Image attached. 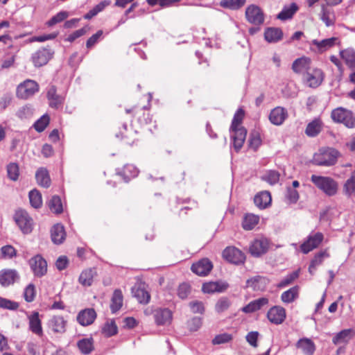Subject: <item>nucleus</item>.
<instances>
[{
  "label": "nucleus",
  "instance_id": "nucleus-1",
  "mask_svg": "<svg viewBox=\"0 0 355 355\" xmlns=\"http://www.w3.org/2000/svg\"><path fill=\"white\" fill-rule=\"evenodd\" d=\"M340 155L335 148H322L314 155L313 162L317 166H331L336 164Z\"/></svg>",
  "mask_w": 355,
  "mask_h": 355
},
{
  "label": "nucleus",
  "instance_id": "nucleus-2",
  "mask_svg": "<svg viewBox=\"0 0 355 355\" xmlns=\"http://www.w3.org/2000/svg\"><path fill=\"white\" fill-rule=\"evenodd\" d=\"M311 181L328 196H334L338 192V182L331 177L312 175Z\"/></svg>",
  "mask_w": 355,
  "mask_h": 355
},
{
  "label": "nucleus",
  "instance_id": "nucleus-3",
  "mask_svg": "<svg viewBox=\"0 0 355 355\" xmlns=\"http://www.w3.org/2000/svg\"><path fill=\"white\" fill-rule=\"evenodd\" d=\"M331 116L334 121L343 123L348 128L355 127V116L350 110L337 107L331 112Z\"/></svg>",
  "mask_w": 355,
  "mask_h": 355
},
{
  "label": "nucleus",
  "instance_id": "nucleus-4",
  "mask_svg": "<svg viewBox=\"0 0 355 355\" xmlns=\"http://www.w3.org/2000/svg\"><path fill=\"white\" fill-rule=\"evenodd\" d=\"M14 219L23 234H28L32 232L33 220L25 210L19 209L17 211Z\"/></svg>",
  "mask_w": 355,
  "mask_h": 355
},
{
  "label": "nucleus",
  "instance_id": "nucleus-5",
  "mask_svg": "<svg viewBox=\"0 0 355 355\" xmlns=\"http://www.w3.org/2000/svg\"><path fill=\"white\" fill-rule=\"evenodd\" d=\"M38 89V84L34 80L28 79L18 85L17 96L19 98L27 99L36 93Z\"/></svg>",
  "mask_w": 355,
  "mask_h": 355
},
{
  "label": "nucleus",
  "instance_id": "nucleus-6",
  "mask_svg": "<svg viewBox=\"0 0 355 355\" xmlns=\"http://www.w3.org/2000/svg\"><path fill=\"white\" fill-rule=\"evenodd\" d=\"M30 268L37 277H42L47 272V262L40 254H36L28 261Z\"/></svg>",
  "mask_w": 355,
  "mask_h": 355
},
{
  "label": "nucleus",
  "instance_id": "nucleus-7",
  "mask_svg": "<svg viewBox=\"0 0 355 355\" xmlns=\"http://www.w3.org/2000/svg\"><path fill=\"white\" fill-rule=\"evenodd\" d=\"M270 245L268 239L263 236L256 238L250 246V252L254 257H260L266 254Z\"/></svg>",
  "mask_w": 355,
  "mask_h": 355
},
{
  "label": "nucleus",
  "instance_id": "nucleus-8",
  "mask_svg": "<svg viewBox=\"0 0 355 355\" xmlns=\"http://www.w3.org/2000/svg\"><path fill=\"white\" fill-rule=\"evenodd\" d=\"M245 18L247 21L254 25H261L264 22V14L261 8L257 5L251 4L246 8Z\"/></svg>",
  "mask_w": 355,
  "mask_h": 355
},
{
  "label": "nucleus",
  "instance_id": "nucleus-9",
  "mask_svg": "<svg viewBox=\"0 0 355 355\" xmlns=\"http://www.w3.org/2000/svg\"><path fill=\"white\" fill-rule=\"evenodd\" d=\"M53 53V51L49 48H41L32 54L31 60L35 67H40L47 64Z\"/></svg>",
  "mask_w": 355,
  "mask_h": 355
},
{
  "label": "nucleus",
  "instance_id": "nucleus-10",
  "mask_svg": "<svg viewBox=\"0 0 355 355\" xmlns=\"http://www.w3.org/2000/svg\"><path fill=\"white\" fill-rule=\"evenodd\" d=\"M324 73L320 69L311 68L304 75V79L309 87L315 88L321 85L324 80Z\"/></svg>",
  "mask_w": 355,
  "mask_h": 355
},
{
  "label": "nucleus",
  "instance_id": "nucleus-11",
  "mask_svg": "<svg viewBox=\"0 0 355 355\" xmlns=\"http://www.w3.org/2000/svg\"><path fill=\"white\" fill-rule=\"evenodd\" d=\"M223 256L227 261L234 264H240L244 262L245 254L235 247H227L223 252Z\"/></svg>",
  "mask_w": 355,
  "mask_h": 355
},
{
  "label": "nucleus",
  "instance_id": "nucleus-12",
  "mask_svg": "<svg viewBox=\"0 0 355 355\" xmlns=\"http://www.w3.org/2000/svg\"><path fill=\"white\" fill-rule=\"evenodd\" d=\"M322 240L323 234L322 233L317 232L314 234H311L308 237L307 240L300 245V249L304 254H307L318 248Z\"/></svg>",
  "mask_w": 355,
  "mask_h": 355
},
{
  "label": "nucleus",
  "instance_id": "nucleus-13",
  "mask_svg": "<svg viewBox=\"0 0 355 355\" xmlns=\"http://www.w3.org/2000/svg\"><path fill=\"white\" fill-rule=\"evenodd\" d=\"M338 37H332L322 40H313L311 41V45L315 47V51L319 53H322L336 44H339Z\"/></svg>",
  "mask_w": 355,
  "mask_h": 355
},
{
  "label": "nucleus",
  "instance_id": "nucleus-14",
  "mask_svg": "<svg viewBox=\"0 0 355 355\" xmlns=\"http://www.w3.org/2000/svg\"><path fill=\"white\" fill-rule=\"evenodd\" d=\"M286 310L279 306H275L269 309L267 318L269 321L275 324H282L286 318Z\"/></svg>",
  "mask_w": 355,
  "mask_h": 355
},
{
  "label": "nucleus",
  "instance_id": "nucleus-15",
  "mask_svg": "<svg viewBox=\"0 0 355 355\" xmlns=\"http://www.w3.org/2000/svg\"><path fill=\"white\" fill-rule=\"evenodd\" d=\"M133 296L141 304H148L150 300V295L146 289L144 283H139L132 288Z\"/></svg>",
  "mask_w": 355,
  "mask_h": 355
},
{
  "label": "nucleus",
  "instance_id": "nucleus-16",
  "mask_svg": "<svg viewBox=\"0 0 355 355\" xmlns=\"http://www.w3.org/2000/svg\"><path fill=\"white\" fill-rule=\"evenodd\" d=\"M19 279V273L15 269H3L0 270V284L3 287L13 284Z\"/></svg>",
  "mask_w": 355,
  "mask_h": 355
},
{
  "label": "nucleus",
  "instance_id": "nucleus-17",
  "mask_svg": "<svg viewBox=\"0 0 355 355\" xmlns=\"http://www.w3.org/2000/svg\"><path fill=\"white\" fill-rule=\"evenodd\" d=\"M213 268L211 262L208 259H202L191 266V270L198 275L206 276Z\"/></svg>",
  "mask_w": 355,
  "mask_h": 355
},
{
  "label": "nucleus",
  "instance_id": "nucleus-18",
  "mask_svg": "<svg viewBox=\"0 0 355 355\" xmlns=\"http://www.w3.org/2000/svg\"><path fill=\"white\" fill-rule=\"evenodd\" d=\"M231 131L233 132L232 135L234 148L236 151H239L243 146V143L245 140L247 131L243 127L231 128Z\"/></svg>",
  "mask_w": 355,
  "mask_h": 355
},
{
  "label": "nucleus",
  "instance_id": "nucleus-19",
  "mask_svg": "<svg viewBox=\"0 0 355 355\" xmlns=\"http://www.w3.org/2000/svg\"><path fill=\"white\" fill-rule=\"evenodd\" d=\"M96 318V313L93 309H85L80 311L77 315V321L82 326L92 324Z\"/></svg>",
  "mask_w": 355,
  "mask_h": 355
},
{
  "label": "nucleus",
  "instance_id": "nucleus-20",
  "mask_svg": "<svg viewBox=\"0 0 355 355\" xmlns=\"http://www.w3.org/2000/svg\"><path fill=\"white\" fill-rule=\"evenodd\" d=\"M67 320L62 316L54 315L49 321V327L56 334H63L66 331Z\"/></svg>",
  "mask_w": 355,
  "mask_h": 355
},
{
  "label": "nucleus",
  "instance_id": "nucleus-21",
  "mask_svg": "<svg viewBox=\"0 0 355 355\" xmlns=\"http://www.w3.org/2000/svg\"><path fill=\"white\" fill-rule=\"evenodd\" d=\"M154 318L157 325H165L171 323L172 312L168 309H157L154 311Z\"/></svg>",
  "mask_w": 355,
  "mask_h": 355
},
{
  "label": "nucleus",
  "instance_id": "nucleus-22",
  "mask_svg": "<svg viewBox=\"0 0 355 355\" xmlns=\"http://www.w3.org/2000/svg\"><path fill=\"white\" fill-rule=\"evenodd\" d=\"M287 116L288 113L286 109L282 107H277L271 110L269 120L272 124L279 125L283 123Z\"/></svg>",
  "mask_w": 355,
  "mask_h": 355
},
{
  "label": "nucleus",
  "instance_id": "nucleus-23",
  "mask_svg": "<svg viewBox=\"0 0 355 355\" xmlns=\"http://www.w3.org/2000/svg\"><path fill=\"white\" fill-rule=\"evenodd\" d=\"M311 60L309 58L302 57L296 59L293 64L292 69L297 73H306L311 69Z\"/></svg>",
  "mask_w": 355,
  "mask_h": 355
},
{
  "label": "nucleus",
  "instance_id": "nucleus-24",
  "mask_svg": "<svg viewBox=\"0 0 355 355\" xmlns=\"http://www.w3.org/2000/svg\"><path fill=\"white\" fill-rule=\"evenodd\" d=\"M46 96L49 102V105L53 108H58L62 104L64 101L62 96L57 94L56 87L54 85L49 87Z\"/></svg>",
  "mask_w": 355,
  "mask_h": 355
},
{
  "label": "nucleus",
  "instance_id": "nucleus-25",
  "mask_svg": "<svg viewBox=\"0 0 355 355\" xmlns=\"http://www.w3.org/2000/svg\"><path fill=\"white\" fill-rule=\"evenodd\" d=\"M123 304V295L120 289L114 291L110 302V310L112 313H116L121 309Z\"/></svg>",
  "mask_w": 355,
  "mask_h": 355
},
{
  "label": "nucleus",
  "instance_id": "nucleus-26",
  "mask_svg": "<svg viewBox=\"0 0 355 355\" xmlns=\"http://www.w3.org/2000/svg\"><path fill=\"white\" fill-rule=\"evenodd\" d=\"M268 304V299L261 297L250 302L248 304L242 308V311L246 313H253L261 309L263 306Z\"/></svg>",
  "mask_w": 355,
  "mask_h": 355
},
{
  "label": "nucleus",
  "instance_id": "nucleus-27",
  "mask_svg": "<svg viewBox=\"0 0 355 355\" xmlns=\"http://www.w3.org/2000/svg\"><path fill=\"white\" fill-rule=\"evenodd\" d=\"M51 236L52 241L55 244L62 243L64 241L66 236L63 225L60 224L53 225L51 230Z\"/></svg>",
  "mask_w": 355,
  "mask_h": 355
},
{
  "label": "nucleus",
  "instance_id": "nucleus-28",
  "mask_svg": "<svg viewBox=\"0 0 355 355\" xmlns=\"http://www.w3.org/2000/svg\"><path fill=\"white\" fill-rule=\"evenodd\" d=\"M296 347L300 349L306 355H313L315 350L314 343L307 338L300 339L296 343Z\"/></svg>",
  "mask_w": 355,
  "mask_h": 355
},
{
  "label": "nucleus",
  "instance_id": "nucleus-29",
  "mask_svg": "<svg viewBox=\"0 0 355 355\" xmlns=\"http://www.w3.org/2000/svg\"><path fill=\"white\" fill-rule=\"evenodd\" d=\"M255 205L259 209H265L271 202V196L268 191H264L257 193L254 198Z\"/></svg>",
  "mask_w": 355,
  "mask_h": 355
},
{
  "label": "nucleus",
  "instance_id": "nucleus-30",
  "mask_svg": "<svg viewBox=\"0 0 355 355\" xmlns=\"http://www.w3.org/2000/svg\"><path fill=\"white\" fill-rule=\"evenodd\" d=\"M282 37L283 33L279 28H268L264 32V38L270 43L277 42L282 40Z\"/></svg>",
  "mask_w": 355,
  "mask_h": 355
},
{
  "label": "nucleus",
  "instance_id": "nucleus-31",
  "mask_svg": "<svg viewBox=\"0 0 355 355\" xmlns=\"http://www.w3.org/2000/svg\"><path fill=\"white\" fill-rule=\"evenodd\" d=\"M340 55L346 65L352 70H355V51L348 48L340 51Z\"/></svg>",
  "mask_w": 355,
  "mask_h": 355
},
{
  "label": "nucleus",
  "instance_id": "nucleus-32",
  "mask_svg": "<svg viewBox=\"0 0 355 355\" xmlns=\"http://www.w3.org/2000/svg\"><path fill=\"white\" fill-rule=\"evenodd\" d=\"M29 328L31 331L38 336L42 335V328L41 324V320L39 318V313L34 312L31 315L29 316Z\"/></svg>",
  "mask_w": 355,
  "mask_h": 355
},
{
  "label": "nucleus",
  "instance_id": "nucleus-33",
  "mask_svg": "<svg viewBox=\"0 0 355 355\" xmlns=\"http://www.w3.org/2000/svg\"><path fill=\"white\" fill-rule=\"evenodd\" d=\"M228 285L225 283L210 282L202 285V290L205 293L223 292L227 289Z\"/></svg>",
  "mask_w": 355,
  "mask_h": 355
},
{
  "label": "nucleus",
  "instance_id": "nucleus-34",
  "mask_svg": "<svg viewBox=\"0 0 355 355\" xmlns=\"http://www.w3.org/2000/svg\"><path fill=\"white\" fill-rule=\"evenodd\" d=\"M37 182L41 187L48 188L51 185V179L48 171L44 168H39L35 174Z\"/></svg>",
  "mask_w": 355,
  "mask_h": 355
},
{
  "label": "nucleus",
  "instance_id": "nucleus-35",
  "mask_svg": "<svg viewBox=\"0 0 355 355\" xmlns=\"http://www.w3.org/2000/svg\"><path fill=\"white\" fill-rule=\"evenodd\" d=\"M322 123L319 119H315L308 123L305 133L307 136L314 137L317 136L322 130Z\"/></svg>",
  "mask_w": 355,
  "mask_h": 355
},
{
  "label": "nucleus",
  "instance_id": "nucleus-36",
  "mask_svg": "<svg viewBox=\"0 0 355 355\" xmlns=\"http://www.w3.org/2000/svg\"><path fill=\"white\" fill-rule=\"evenodd\" d=\"M297 10V5L295 3H292L289 6L283 8L282 10L278 14L277 18L283 21L291 19Z\"/></svg>",
  "mask_w": 355,
  "mask_h": 355
},
{
  "label": "nucleus",
  "instance_id": "nucleus-37",
  "mask_svg": "<svg viewBox=\"0 0 355 355\" xmlns=\"http://www.w3.org/2000/svg\"><path fill=\"white\" fill-rule=\"evenodd\" d=\"M267 284V279L262 277H255L247 280V287L252 288L254 291H263Z\"/></svg>",
  "mask_w": 355,
  "mask_h": 355
},
{
  "label": "nucleus",
  "instance_id": "nucleus-38",
  "mask_svg": "<svg viewBox=\"0 0 355 355\" xmlns=\"http://www.w3.org/2000/svg\"><path fill=\"white\" fill-rule=\"evenodd\" d=\"M259 216L253 214H247L244 216L242 227L245 230H252L259 223Z\"/></svg>",
  "mask_w": 355,
  "mask_h": 355
},
{
  "label": "nucleus",
  "instance_id": "nucleus-39",
  "mask_svg": "<svg viewBox=\"0 0 355 355\" xmlns=\"http://www.w3.org/2000/svg\"><path fill=\"white\" fill-rule=\"evenodd\" d=\"M320 18L327 26H331L335 24L336 17L334 11L324 6L322 7Z\"/></svg>",
  "mask_w": 355,
  "mask_h": 355
},
{
  "label": "nucleus",
  "instance_id": "nucleus-40",
  "mask_svg": "<svg viewBox=\"0 0 355 355\" xmlns=\"http://www.w3.org/2000/svg\"><path fill=\"white\" fill-rule=\"evenodd\" d=\"M96 271L94 269H87L83 270L79 276V283L84 286L92 285Z\"/></svg>",
  "mask_w": 355,
  "mask_h": 355
},
{
  "label": "nucleus",
  "instance_id": "nucleus-41",
  "mask_svg": "<svg viewBox=\"0 0 355 355\" xmlns=\"http://www.w3.org/2000/svg\"><path fill=\"white\" fill-rule=\"evenodd\" d=\"M328 257L329 254L325 250L317 253L310 263L309 267V273L313 275L316 267L322 263L324 258Z\"/></svg>",
  "mask_w": 355,
  "mask_h": 355
},
{
  "label": "nucleus",
  "instance_id": "nucleus-42",
  "mask_svg": "<svg viewBox=\"0 0 355 355\" xmlns=\"http://www.w3.org/2000/svg\"><path fill=\"white\" fill-rule=\"evenodd\" d=\"M245 3L246 0H222L220 6L224 8L236 10L242 8Z\"/></svg>",
  "mask_w": 355,
  "mask_h": 355
},
{
  "label": "nucleus",
  "instance_id": "nucleus-43",
  "mask_svg": "<svg viewBox=\"0 0 355 355\" xmlns=\"http://www.w3.org/2000/svg\"><path fill=\"white\" fill-rule=\"evenodd\" d=\"M298 291V286L292 287L282 294L281 299L285 303H291L297 297Z\"/></svg>",
  "mask_w": 355,
  "mask_h": 355
},
{
  "label": "nucleus",
  "instance_id": "nucleus-44",
  "mask_svg": "<svg viewBox=\"0 0 355 355\" xmlns=\"http://www.w3.org/2000/svg\"><path fill=\"white\" fill-rule=\"evenodd\" d=\"M49 207L55 214L62 213L63 209L60 198L58 196H53L49 202Z\"/></svg>",
  "mask_w": 355,
  "mask_h": 355
},
{
  "label": "nucleus",
  "instance_id": "nucleus-45",
  "mask_svg": "<svg viewBox=\"0 0 355 355\" xmlns=\"http://www.w3.org/2000/svg\"><path fill=\"white\" fill-rule=\"evenodd\" d=\"M77 345L80 352L85 354H89L94 349L92 340L89 338H83L79 340Z\"/></svg>",
  "mask_w": 355,
  "mask_h": 355
},
{
  "label": "nucleus",
  "instance_id": "nucleus-46",
  "mask_svg": "<svg viewBox=\"0 0 355 355\" xmlns=\"http://www.w3.org/2000/svg\"><path fill=\"white\" fill-rule=\"evenodd\" d=\"M30 203L34 208H39L42 206V200L41 193L36 189L29 192Z\"/></svg>",
  "mask_w": 355,
  "mask_h": 355
},
{
  "label": "nucleus",
  "instance_id": "nucleus-47",
  "mask_svg": "<svg viewBox=\"0 0 355 355\" xmlns=\"http://www.w3.org/2000/svg\"><path fill=\"white\" fill-rule=\"evenodd\" d=\"M343 191L347 197H350L355 193V178H353V176L351 175L345 182Z\"/></svg>",
  "mask_w": 355,
  "mask_h": 355
},
{
  "label": "nucleus",
  "instance_id": "nucleus-48",
  "mask_svg": "<svg viewBox=\"0 0 355 355\" xmlns=\"http://www.w3.org/2000/svg\"><path fill=\"white\" fill-rule=\"evenodd\" d=\"M103 334L107 336H114L117 333V326L114 320L107 321L105 322L102 329Z\"/></svg>",
  "mask_w": 355,
  "mask_h": 355
},
{
  "label": "nucleus",
  "instance_id": "nucleus-49",
  "mask_svg": "<svg viewBox=\"0 0 355 355\" xmlns=\"http://www.w3.org/2000/svg\"><path fill=\"white\" fill-rule=\"evenodd\" d=\"M69 17V12L67 11H60L57 13L55 15L52 17L51 19H49L46 24L48 26H53L56 24L62 22L64 19H66Z\"/></svg>",
  "mask_w": 355,
  "mask_h": 355
},
{
  "label": "nucleus",
  "instance_id": "nucleus-50",
  "mask_svg": "<svg viewBox=\"0 0 355 355\" xmlns=\"http://www.w3.org/2000/svg\"><path fill=\"white\" fill-rule=\"evenodd\" d=\"M350 333V329H345L340 331L333 338V343L335 345H338L343 343H347L349 340Z\"/></svg>",
  "mask_w": 355,
  "mask_h": 355
},
{
  "label": "nucleus",
  "instance_id": "nucleus-51",
  "mask_svg": "<svg viewBox=\"0 0 355 355\" xmlns=\"http://www.w3.org/2000/svg\"><path fill=\"white\" fill-rule=\"evenodd\" d=\"M7 173L8 178L11 180L16 181L19 175L18 165L16 163H10L7 166Z\"/></svg>",
  "mask_w": 355,
  "mask_h": 355
},
{
  "label": "nucleus",
  "instance_id": "nucleus-52",
  "mask_svg": "<svg viewBox=\"0 0 355 355\" xmlns=\"http://www.w3.org/2000/svg\"><path fill=\"white\" fill-rule=\"evenodd\" d=\"M19 304L17 302L0 297V308L15 311L17 310Z\"/></svg>",
  "mask_w": 355,
  "mask_h": 355
},
{
  "label": "nucleus",
  "instance_id": "nucleus-53",
  "mask_svg": "<svg viewBox=\"0 0 355 355\" xmlns=\"http://www.w3.org/2000/svg\"><path fill=\"white\" fill-rule=\"evenodd\" d=\"M300 275V270H295L285 277L278 284L280 288L285 287L291 284L295 279H296Z\"/></svg>",
  "mask_w": 355,
  "mask_h": 355
},
{
  "label": "nucleus",
  "instance_id": "nucleus-54",
  "mask_svg": "<svg viewBox=\"0 0 355 355\" xmlns=\"http://www.w3.org/2000/svg\"><path fill=\"white\" fill-rule=\"evenodd\" d=\"M36 291L35 287L33 284H28L24 292V297L26 302H31L34 300L35 297Z\"/></svg>",
  "mask_w": 355,
  "mask_h": 355
},
{
  "label": "nucleus",
  "instance_id": "nucleus-55",
  "mask_svg": "<svg viewBox=\"0 0 355 355\" xmlns=\"http://www.w3.org/2000/svg\"><path fill=\"white\" fill-rule=\"evenodd\" d=\"M49 123V117L47 115H43L40 119H39L35 123H34V128L35 129L39 132H41L47 126V125Z\"/></svg>",
  "mask_w": 355,
  "mask_h": 355
},
{
  "label": "nucleus",
  "instance_id": "nucleus-56",
  "mask_svg": "<svg viewBox=\"0 0 355 355\" xmlns=\"http://www.w3.org/2000/svg\"><path fill=\"white\" fill-rule=\"evenodd\" d=\"M263 180L273 185L279 182V173L275 171H268L263 177Z\"/></svg>",
  "mask_w": 355,
  "mask_h": 355
},
{
  "label": "nucleus",
  "instance_id": "nucleus-57",
  "mask_svg": "<svg viewBox=\"0 0 355 355\" xmlns=\"http://www.w3.org/2000/svg\"><path fill=\"white\" fill-rule=\"evenodd\" d=\"M261 139L258 132H252L249 139V146L256 150L261 145Z\"/></svg>",
  "mask_w": 355,
  "mask_h": 355
},
{
  "label": "nucleus",
  "instance_id": "nucleus-58",
  "mask_svg": "<svg viewBox=\"0 0 355 355\" xmlns=\"http://www.w3.org/2000/svg\"><path fill=\"white\" fill-rule=\"evenodd\" d=\"M189 305L191 309V311L193 313L202 314L205 311L204 303L201 301L193 300V301L190 302Z\"/></svg>",
  "mask_w": 355,
  "mask_h": 355
},
{
  "label": "nucleus",
  "instance_id": "nucleus-59",
  "mask_svg": "<svg viewBox=\"0 0 355 355\" xmlns=\"http://www.w3.org/2000/svg\"><path fill=\"white\" fill-rule=\"evenodd\" d=\"M1 252L4 258L12 259L17 255L16 250L10 245L3 246L1 248Z\"/></svg>",
  "mask_w": 355,
  "mask_h": 355
},
{
  "label": "nucleus",
  "instance_id": "nucleus-60",
  "mask_svg": "<svg viewBox=\"0 0 355 355\" xmlns=\"http://www.w3.org/2000/svg\"><path fill=\"white\" fill-rule=\"evenodd\" d=\"M190 286L187 283L181 284L178 288V295L181 299H185L190 294Z\"/></svg>",
  "mask_w": 355,
  "mask_h": 355
},
{
  "label": "nucleus",
  "instance_id": "nucleus-61",
  "mask_svg": "<svg viewBox=\"0 0 355 355\" xmlns=\"http://www.w3.org/2000/svg\"><path fill=\"white\" fill-rule=\"evenodd\" d=\"M230 306V300L226 297L220 298L216 304V311L218 313L223 312Z\"/></svg>",
  "mask_w": 355,
  "mask_h": 355
},
{
  "label": "nucleus",
  "instance_id": "nucleus-62",
  "mask_svg": "<svg viewBox=\"0 0 355 355\" xmlns=\"http://www.w3.org/2000/svg\"><path fill=\"white\" fill-rule=\"evenodd\" d=\"M243 116L244 111L242 109H239L234 116L231 125V128H240L239 125L241 123Z\"/></svg>",
  "mask_w": 355,
  "mask_h": 355
},
{
  "label": "nucleus",
  "instance_id": "nucleus-63",
  "mask_svg": "<svg viewBox=\"0 0 355 355\" xmlns=\"http://www.w3.org/2000/svg\"><path fill=\"white\" fill-rule=\"evenodd\" d=\"M259 337L258 331H250L246 336L247 342L252 347H257V340Z\"/></svg>",
  "mask_w": 355,
  "mask_h": 355
},
{
  "label": "nucleus",
  "instance_id": "nucleus-64",
  "mask_svg": "<svg viewBox=\"0 0 355 355\" xmlns=\"http://www.w3.org/2000/svg\"><path fill=\"white\" fill-rule=\"evenodd\" d=\"M87 29L88 28L87 27H83L80 29L74 31L68 36L67 40L70 42H73L76 39L84 35L87 33Z\"/></svg>",
  "mask_w": 355,
  "mask_h": 355
}]
</instances>
